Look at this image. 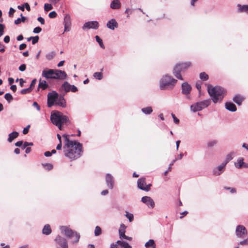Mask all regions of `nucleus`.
<instances>
[{"label": "nucleus", "instance_id": "1", "mask_svg": "<svg viewBox=\"0 0 248 248\" xmlns=\"http://www.w3.org/2000/svg\"><path fill=\"white\" fill-rule=\"evenodd\" d=\"M62 137L65 141L63 146L64 155L71 160L79 158L83 152L82 144L76 140H70L69 135L64 134Z\"/></svg>", "mask_w": 248, "mask_h": 248}, {"label": "nucleus", "instance_id": "2", "mask_svg": "<svg viewBox=\"0 0 248 248\" xmlns=\"http://www.w3.org/2000/svg\"><path fill=\"white\" fill-rule=\"evenodd\" d=\"M208 93L211 97L213 102L217 103L220 102L225 95V90L219 86L212 87L209 85L207 87Z\"/></svg>", "mask_w": 248, "mask_h": 248}, {"label": "nucleus", "instance_id": "3", "mask_svg": "<svg viewBox=\"0 0 248 248\" xmlns=\"http://www.w3.org/2000/svg\"><path fill=\"white\" fill-rule=\"evenodd\" d=\"M191 66V63L189 62L178 63L173 68V74L178 79L183 80L181 72L186 70Z\"/></svg>", "mask_w": 248, "mask_h": 248}, {"label": "nucleus", "instance_id": "4", "mask_svg": "<svg viewBox=\"0 0 248 248\" xmlns=\"http://www.w3.org/2000/svg\"><path fill=\"white\" fill-rule=\"evenodd\" d=\"M50 119L54 125H58L59 124H66L69 121L68 117L63 115L60 111H56L53 113H51Z\"/></svg>", "mask_w": 248, "mask_h": 248}, {"label": "nucleus", "instance_id": "5", "mask_svg": "<svg viewBox=\"0 0 248 248\" xmlns=\"http://www.w3.org/2000/svg\"><path fill=\"white\" fill-rule=\"evenodd\" d=\"M60 230L62 233H63L66 237L69 238L74 237L73 243H77L80 238V235L78 232L73 231L69 227L66 226L60 227Z\"/></svg>", "mask_w": 248, "mask_h": 248}, {"label": "nucleus", "instance_id": "6", "mask_svg": "<svg viewBox=\"0 0 248 248\" xmlns=\"http://www.w3.org/2000/svg\"><path fill=\"white\" fill-rule=\"evenodd\" d=\"M177 80L170 76L166 75L163 77L160 81V88L161 90L167 89L170 86H173Z\"/></svg>", "mask_w": 248, "mask_h": 248}, {"label": "nucleus", "instance_id": "7", "mask_svg": "<svg viewBox=\"0 0 248 248\" xmlns=\"http://www.w3.org/2000/svg\"><path fill=\"white\" fill-rule=\"evenodd\" d=\"M211 101L209 99L197 102L191 106L190 108L193 112L201 110L207 107L210 104Z\"/></svg>", "mask_w": 248, "mask_h": 248}, {"label": "nucleus", "instance_id": "8", "mask_svg": "<svg viewBox=\"0 0 248 248\" xmlns=\"http://www.w3.org/2000/svg\"><path fill=\"white\" fill-rule=\"evenodd\" d=\"M137 184L138 187L140 189L145 191H149L152 186L151 184H146V179L144 177H141L138 179Z\"/></svg>", "mask_w": 248, "mask_h": 248}, {"label": "nucleus", "instance_id": "9", "mask_svg": "<svg viewBox=\"0 0 248 248\" xmlns=\"http://www.w3.org/2000/svg\"><path fill=\"white\" fill-rule=\"evenodd\" d=\"M55 241L56 243V248H68L67 241L64 238L58 235Z\"/></svg>", "mask_w": 248, "mask_h": 248}, {"label": "nucleus", "instance_id": "10", "mask_svg": "<svg viewBox=\"0 0 248 248\" xmlns=\"http://www.w3.org/2000/svg\"><path fill=\"white\" fill-rule=\"evenodd\" d=\"M236 234L240 238L243 237L247 234V231L243 225H238L236 229Z\"/></svg>", "mask_w": 248, "mask_h": 248}, {"label": "nucleus", "instance_id": "11", "mask_svg": "<svg viewBox=\"0 0 248 248\" xmlns=\"http://www.w3.org/2000/svg\"><path fill=\"white\" fill-rule=\"evenodd\" d=\"M54 72L53 69H44L42 73V76L46 79H54Z\"/></svg>", "mask_w": 248, "mask_h": 248}, {"label": "nucleus", "instance_id": "12", "mask_svg": "<svg viewBox=\"0 0 248 248\" xmlns=\"http://www.w3.org/2000/svg\"><path fill=\"white\" fill-rule=\"evenodd\" d=\"M141 202L145 203L149 207L154 208L155 206V202L150 197L144 196L141 198Z\"/></svg>", "mask_w": 248, "mask_h": 248}, {"label": "nucleus", "instance_id": "13", "mask_svg": "<svg viewBox=\"0 0 248 248\" xmlns=\"http://www.w3.org/2000/svg\"><path fill=\"white\" fill-rule=\"evenodd\" d=\"M54 79H64L66 78L67 74L64 71L60 70H54Z\"/></svg>", "mask_w": 248, "mask_h": 248}, {"label": "nucleus", "instance_id": "14", "mask_svg": "<svg viewBox=\"0 0 248 248\" xmlns=\"http://www.w3.org/2000/svg\"><path fill=\"white\" fill-rule=\"evenodd\" d=\"M99 26V24L97 21H89L86 22L83 25V29H97Z\"/></svg>", "mask_w": 248, "mask_h": 248}, {"label": "nucleus", "instance_id": "15", "mask_svg": "<svg viewBox=\"0 0 248 248\" xmlns=\"http://www.w3.org/2000/svg\"><path fill=\"white\" fill-rule=\"evenodd\" d=\"M64 31H68L70 30L71 18L69 15H67L64 18Z\"/></svg>", "mask_w": 248, "mask_h": 248}, {"label": "nucleus", "instance_id": "16", "mask_svg": "<svg viewBox=\"0 0 248 248\" xmlns=\"http://www.w3.org/2000/svg\"><path fill=\"white\" fill-rule=\"evenodd\" d=\"M106 181L108 187L110 189H112L114 185V180L113 177L109 174H107L106 176Z\"/></svg>", "mask_w": 248, "mask_h": 248}, {"label": "nucleus", "instance_id": "17", "mask_svg": "<svg viewBox=\"0 0 248 248\" xmlns=\"http://www.w3.org/2000/svg\"><path fill=\"white\" fill-rule=\"evenodd\" d=\"M182 93L185 94H188L191 90V87L187 82H185L182 85Z\"/></svg>", "mask_w": 248, "mask_h": 248}, {"label": "nucleus", "instance_id": "18", "mask_svg": "<svg viewBox=\"0 0 248 248\" xmlns=\"http://www.w3.org/2000/svg\"><path fill=\"white\" fill-rule=\"evenodd\" d=\"M107 26L108 28L113 30L118 27V23L114 19H112L107 23Z\"/></svg>", "mask_w": 248, "mask_h": 248}, {"label": "nucleus", "instance_id": "19", "mask_svg": "<svg viewBox=\"0 0 248 248\" xmlns=\"http://www.w3.org/2000/svg\"><path fill=\"white\" fill-rule=\"evenodd\" d=\"M121 4L119 0H113L111 1L110 7L112 9H119L121 8Z\"/></svg>", "mask_w": 248, "mask_h": 248}, {"label": "nucleus", "instance_id": "20", "mask_svg": "<svg viewBox=\"0 0 248 248\" xmlns=\"http://www.w3.org/2000/svg\"><path fill=\"white\" fill-rule=\"evenodd\" d=\"M225 108L227 110L232 112L235 111L237 109L236 106L232 102H226Z\"/></svg>", "mask_w": 248, "mask_h": 248}, {"label": "nucleus", "instance_id": "21", "mask_svg": "<svg viewBox=\"0 0 248 248\" xmlns=\"http://www.w3.org/2000/svg\"><path fill=\"white\" fill-rule=\"evenodd\" d=\"M245 98L240 95H235L233 98V101L238 105H240L242 102L244 100Z\"/></svg>", "mask_w": 248, "mask_h": 248}, {"label": "nucleus", "instance_id": "22", "mask_svg": "<svg viewBox=\"0 0 248 248\" xmlns=\"http://www.w3.org/2000/svg\"><path fill=\"white\" fill-rule=\"evenodd\" d=\"M50 226L48 224L45 225L42 230V233L44 234L49 235L51 233Z\"/></svg>", "mask_w": 248, "mask_h": 248}, {"label": "nucleus", "instance_id": "23", "mask_svg": "<svg viewBox=\"0 0 248 248\" xmlns=\"http://www.w3.org/2000/svg\"><path fill=\"white\" fill-rule=\"evenodd\" d=\"M126 226L124 224L121 225L119 232L120 238L122 239L123 236H125V232Z\"/></svg>", "mask_w": 248, "mask_h": 248}, {"label": "nucleus", "instance_id": "24", "mask_svg": "<svg viewBox=\"0 0 248 248\" xmlns=\"http://www.w3.org/2000/svg\"><path fill=\"white\" fill-rule=\"evenodd\" d=\"M55 104L62 107H65L66 106V102L63 96H61Z\"/></svg>", "mask_w": 248, "mask_h": 248}, {"label": "nucleus", "instance_id": "25", "mask_svg": "<svg viewBox=\"0 0 248 248\" xmlns=\"http://www.w3.org/2000/svg\"><path fill=\"white\" fill-rule=\"evenodd\" d=\"M18 136V133L14 131L9 135L8 141L10 142H12Z\"/></svg>", "mask_w": 248, "mask_h": 248}, {"label": "nucleus", "instance_id": "26", "mask_svg": "<svg viewBox=\"0 0 248 248\" xmlns=\"http://www.w3.org/2000/svg\"><path fill=\"white\" fill-rule=\"evenodd\" d=\"M244 163L243 158L240 157L238 159L237 162L235 163V166L237 168L241 169L243 167Z\"/></svg>", "mask_w": 248, "mask_h": 248}, {"label": "nucleus", "instance_id": "27", "mask_svg": "<svg viewBox=\"0 0 248 248\" xmlns=\"http://www.w3.org/2000/svg\"><path fill=\"white\" fill-rule=\"evenodd\" d=\"M116 244L120 245L121 247L124 248H132V247L129 245L127 242L122 241H117Z\"/></svg>", "mask_w": 248, "mask_h": 248}, {"label": "nucleus", "instance_id": "28", "mask_svg": "<svg viewBox=\"0 0 248 248\" xmlns=\"http://www.w3.org/2000/svg\"><path fill=\"white\" fill-rule=\"evenodd\" d=\"M48 85L46 84V81L45 80H42L41 79H40L38 85V89L41 88L42 90H44L46 89Z\"/></svg>", "mask_w": 248, "mask_h": 248}, {"label": "nucleus", "instance_id": "29", "mask_svg": "<svg viewBox=\"0 0 248 248\" xmlns=\"http://www.w3.org/2000/svg\"><path fill=\"white\" fill-rule=\"evenodd\" d=\"M145 246L146 248H155V241L152 239H150L146 242Z\"/></svg>", "mask_w": 248, "mask_h": 248}, {"label": "nucleus", "instance_id": "30", "mask_svg": "<svg viewBox=\"0 0 248 248\" xmlns=\"http://www.w3.org/2000/svg\"><path fill=\"white\" fill-rule=\"evenodd\" d=\"M71 85L68 83V82L65 81L62 84V88H63L66 93L70 91Z\"/></svg>", "mask_w": 248, "mask_h": 248}, {"label": "nucleus", "instance_id": "31", "mask_svg": "<svg viewBox=\"0 0 248 248\" xmlns=\"http://www.w3.org/2000/svg\"><path fill=\"white\" fill-rule=\"evenodd\" d=\"M58 97V94L56 92H52L49 93L47 95V98L52 100H56Z\"/></svg>", "mask_w": 248, "mask_h": 248}, {"label": "nucleus", "instance_id": "32", "mask_svg": "<svg viewBox=\"0 0 248 248\" xmlns=\"http://www.w3.org/2000/svg\"><path fill=\"white\" fill-rule=\"evenodd\" d=\"M239 7V11L241 12H247L248 13V5H241L240 4L238 5Z\"/></svg>", "mask_w": 248, "mask_h": 248}, {"label": "nucleus", "instance_id": "33", "mask_svg": "<svg viewBox=\"0 0 248 248\" xmlns=\"http://www.w3.org/2000/svg\"><path fill=\"white\" fill-rule=\"evenodd\" d=\"M141 111L145 114H150L153 112V109L151 107H147L142 108Z\"/></svg>", "mask_w": 248, "mask_h": 248}, {"label": "nucleus", "instance_id": "34", "mask_svg": "<svg viewBox=\"0 0 248 248\" xmlns=\"http://www.w3.org/2000/svg\"><path fill=\"white\" fill-rule=\"evenodd\" d=\"M200 78L203 81H206L209 78L208 75L205 72H202L200 74Z\"/></svg>", "mask_w": 248, "mask_h": 248}, {"label": "nucleus", "instance_id": "35", "mask_svg": "<svg viewBox=\"0 0 248 248\" xmlns=\"http://www.w3.org/2000/svg\"><path fill=\"white\" fill-rule=\"evenodd\" d=\"M234 155V153L232 152L227 155L226 158L225 159V160L224 161V163H225L226 164L227 163L231 160L233 158V155Z\"/></svg>", "mask_w": 248, "mask_h": 248}, {"label": "nucleus", "instance_id": "36", "mask_svg": "<svg viewBox=\"0 0 248 248\" xmlns=\"http://www.w3.org/2000/svg\"><path fill=\"white\" fill-rule=\"evenodd\" d=\"M4 98L8 103L11 102L13 100V96L9 93H6L4 95Z\"/></svg>", "mask_w": 248, "mask_h": 248}, {"label": "nucleus", "instance_id": "37", "mask_svg": "<svg viewBox=\"0 0 248 248\" xmlns=\"http://www.w3.org/2000/svg\"><path fill=\"white\" fill-rule=\"evenodd\" d=\"M42 166L47 170H50L53 169V165L50 163L42 164Z\"/></svg>", "mask_w": 248, "mask_h": 248}, {"label": "nucleus", "instance_id": "38", "mask_svg": "<svg viewBox=\"0 0 248 248\" xmlns=\"http://www.w3.org/2000/svg\"><path fill=\"white\" fill-rule=\"evenodd\" d=\"M102 233V230H101V229L100 227L99 226H96L95 228V230H94V235L95 236H99V235H100Z\"/></svg>", "mask_w": 248, "mask_h": 248}, {"label": "nucleus", "instance_id": "39", "mask_svg": "<svg viewBox=\"0 0 248 248\" xmlns=\"http://www.w3.org/2000/svg\"><path fill=\"white\" fill-rule=\"evenodd\" d=\"M96 41L99 43L101 47L104 48L105 46L103 43L102 40L97 35L95 36Z\"/></svg>", "mask_w": 248, "mask_h": 248}, {"label": "nucleus", "instance_id": "40", "mask_svg": "<svg viewBox=\"0 0 248 248\" xmlns=\"http://www.w3.org/2000/svg\"><path fill=\"white\" fill-rule=\"evenodd\" d=\"M94 77L99 80H100L103 78L102 73L101 72H95L93 74Z\"/></svg>", "mask_w": 248, "mask_h": 248}, {"label": "nucleus", "instance_id": "41", "mask_svg": "<svg viewBox=\"0 0 248 248\" xmlns=\"http://www.w3.org/2000/svg\"><path fill=\"white\" fill-rule=\"evenodd\" d=\"M56 102V100H52L50 98H47V106L49 108L51 107L54 105L55 102Z\"/></svg>", "mask_w": 248, "mask_h": 248}, {"label": "nucleus", "instance_id": "42", "mask_svg": "<svg viewBox=\"0 0 248 248\" xmlns=\"http://www.w3.org/2000/svg\"><path fill=\"white\" fill-rule=\"evenodd\" d=\"M53 7L51 4L48 3H45L44 5V10L45 11L47 12L51 9H52Z\"/></svg>", "mask_w": 248, "mask_h": 248}, {"label": "nucleus", "instance_id": "43", "mask_svg": "<svg viewBox=\"0 0 248 248\" xmlns=\"http://www.w3.org/2000/svg\"><path fill=\"white\" fill-rule=\"evenodd\" d=\"M32 90L31 89V88H30V87L28 88H27V89H24L21 91V93L22 94H25L26 93H31L32 91Z\"/></svg>", "mask_w": 248, "mask_h": 248}, {"label": "nucleus", "instance_id": "44", "mask_svg": "<svg viewBox=\"0 0 248 248\" xmlns=\"http://www.w3.org/2000/svg\"><path fill=\"white\" fill-rule=\"evenodd\" d=\"M125 216L128 218L130 222H132L134 219L133 215L126 212Z\"/></svg>", "mask_w": 248, "mask_h": 248}, {"label": "nucleus", "instance_id": "45", "mask_svg": "<svg viewBox=\"0 0 248 248\" xmlns=\"http://www.w3.org/2000/svg\"><path fill=\"white\" fill-rule=\"evenodd\" d=\"M224 188L226 190H228L230 191V192L232 193H234L236 192V190L235 188L233 187H227V186H224Z\"/></svg>", "mask_w": 248, "mask_h": 248}, {"label": "nucleus", "instance_id": "46", "mask_svg": "<svg viewBox=\"0 0 248 248\" xmlns=\"http://www.w3.org/2000/svg\"><path fill=\"white\" fill-rule=\"evenodd\" d=\"M55 56V54L54 52H51L46 55V58L47 59L50 60L52 59Z\"/></svg>", "mask_w": 248, "mask_h": 248}, {"label": "nucleus", "instance_id": "47", "mask_svg": "<svg viewBox=\"0 0 248 248\" xmlns=\"http://www.w3.org/2000/svg\"><path fill=\"white\" fill-rule=\"evenodd\" d=\"M57 16V14L55 11H52L50 13H49L48 15L49 17L51 18H55Z\"/></svg>", "mask_w": 248, "mask_h": 248}, {"label": "nucleus", "instance_id": "48", "mask_svg": "<svg viewBox=\"0 0 248 248\" xmlns=\"http://www.w3.org/2000/svg\"><path fill=\"white\" fill-rule=\"evenodd\" d=\"M226 164L224 162H223L220 166H219L217 169V170L219 171H221L224 168V167H225Z\"/></svg>", "mask_w": 248, "mask_h": 248}, {"label": "nucleus", "instance_id": "49", "mask_svg": "<svg viewBox=\"0 0 248 248\" xmlns=\"http://www.w3.org/2000/svg\"><path fill=\"white\" fill-rule=\"evenodd\" d=\"M39 37L38 36L32 37V44H35L37 43L39 41Z\"/></svg>", "mask_w": 248, "mask_h": 248}, {"label": "nucleus", "instance_id": "50", "mask_svg": "<svg viewBox=\"0 0 248 248\" xmlns=\"http://www.w3.org/2000/svg\"><path fill=\"white\" fill-rule=\"evenodd\" d=\"M5 26L4 25L0 24V36H1L3 34V31Z\"/></svg>", "mask_w": 248, "mask_h": 248}, {"label": "nucleus", "instance_id": "51", "mask_svg": "<svg viewBox=\"0 0 248 248\" xmlns=\"http://www.w3.org/2000/svg\"><path fill=\"white\" fill-rule=\"evenodd\" d=\"M171 116L173 119L174 122L176 124H178L179 123V120L176 117L173 113H171Z\"/></svg>", "mask_w": 248, "mask_h": 248}, {"label": "nucleus", "instance_id": "52", "mask_svg": "<svg viewBox=\"0 0 248 248\" xmlns=\"http://www.w3.org/2000/svg\"><path fill=\"white\" fill-rule=\"evenodd\" d=\"M15 12V10L11 7L10 8V10H9V16L10 17H12L13 16V15L14 14V13Z\"/></svg>", "mask_w": 248, "mask_h": 248}, {"label": "nucleus", "instance_id": "53", "mask_svg": "<svg viewBox=\"0 0 248 248\" xmlns=\"http://www.w3.org/2000/svg\"><path fill=\"white\" fill-rule=\"evenodd\" d=\"M36 82H37V80L36 79H33L31 83V85H30V88H31V89L32 90H33V88L34 87V86H35V84L36 83Z\"/></svg>", "mask_w": 248, "mask_h": 248}, {"label": "nucleus", "instance_id": "54", "mask_svg": "<svg viewBox=\"0 0 248 248\" xmlns=\"http://www.w3.org/2000/svg\"><path fill=\"white\" fill-rule=\"evenodd\" d=\"M41 31L42 29L40 27H37L34 29L33 32L35 33H38L41 32Z\"/></svg>", "mask_w": 248, "mask_h": 248}, {"label": "nucleus", "instance_id": "55", "mask_svg": "<svg viewBox=\"0 0 248 248\" xmlns=\"http://www.w3.org/2000/svg\"><path fill=\"white\" fill-rule=\"evenodd\" d=\"M239 245H248V238L240 242V243H239Z\"/></svg>", "mask_w": 248, "mask_h": 248}, {"label": "nucleus", "instance_id": "56", "mask_svg": "<svg viewBox=\"0 0 248 248\" xmlns=\"http://www.w3.org/2000/svg\"><path fill=\"white\" fill-rule=\"evenodd\" d=\"M78 88L75 85H71L70 88V91L75 93L78 91Z\"/></svg>", "mask_w": 248, "mask_h": 248}, {"label": "nucleus", "instance_id": "57", "mask_svg": "<svg viewBox=\"0 0 248 248\" xmlns=\"http://www.w3.org/2000/svg\"><path fill=\"white\" fill-rule=\"evenodd\" d=\"M30 127V125H29L27 127L24 128L23 130V133L25 135L27 134L29 132V127Z\"/></svg>", "mask_w": 248, "mask_h": 248}, {"label": "nucleus", "instance_id": "58", "mask_svg": "<svg viewBox=\"0 0 248 248\" xmlns=\"http://www.w3.org/2000/svg\"><path fill=\"white\" fill-rule=\"evenodd\" d=\"M26 66L25 64H21L19 67V70L21 71H24L26 69Z\"/></svg>", "mask_w": 248, "mask_h": 248}, {"label": "nucleus", "instance_id": "59", "mask_svg": "<svg viewBox=\"0 0 248 248\" xmlns=\"http://www.w3.org/2000/svg\"><path fill=\"white\" fill-rule=\"evenodd\" d=\"M33 106L35 107L38 111L40 110V107L36 102H34L33 103Z\"/></svg>", "mask_w": 248, "mask_h": 248}, {"label": "nucleus", "instance_id": "60", "mask_svg": "<svg viewBox=\"0 0 248 248\" xmlns=\"http://www.w3.org/2000/svg\"><path fill=\"white\" fill-rule=\"evenodd\" d=\"M201 85H202V83L201 82L200 83H196V87L199 92H201Z\"/></svg>", "mask_w": 248, "mask_h": 248}, {"label": "nucleus", "instance_id": "61", "mask_svg": "<svg viewBox=\"0 0 248 248\" xmlns=\"http://www.w3.org/2000/svg\"><path fill=\"white\" fill-rule=\"evenodd\" d=\"M37 20L41 23V24L44 25L45 24V20L42 17H38Z\"/></svg>", "mask_w": 248, "mask_h": 248}, {"label": "nucleus", "instance_id": "62", "mask_svg": "<svg viewBox=\"0 0 248 248\" xmlns=\"http://www.w3.org/2000/svg\"><path fill=\"white\" fill-rule=\"evenodd\" d=\"M216 143H217V141H215V140L212 141H210V142H208V146L209 147H212L214 145H215Z\"/></svg>", "mask_w": 248, "mask_h": 248}, {"label": "nucleus", "instance_id": "63", "mask_svg": "<svg viewBox=\"0 0 248 248\" xmlns=\"http://www.w3.org/2000/svg\"><path fill=\"white\" fill-rule=\"evenodd\" d=\"M24 7L26 8V10L28 11H31V8H30V5L28 3H24Z\"/></svg>", "mask_w": 248, "mask_h": 248}, {"label": "nucleus", "instance_id": "64", "mask_svg": "<svg viewBox=\"0 0 248 248\" xmlns=\"http://www.w3.org/2000/svg\"><path fill=\"white\" fill-rule=\"evenodd\" d=\"M26 46H27L26 44H22L19 46V48L20 50H23L26 47Z\"/></svg>", "mask_w": 248, "mask_h": 248}]
</instances>
